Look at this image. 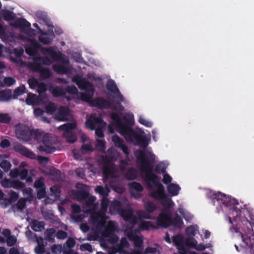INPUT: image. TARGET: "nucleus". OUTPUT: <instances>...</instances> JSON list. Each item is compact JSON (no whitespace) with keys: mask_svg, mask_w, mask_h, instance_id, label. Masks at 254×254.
Instances as JSON below:
<instances>
[{"mask_svg":"<svg viewBox=\"0 0 254 254\" xmlns=\"http://www.w3.org/2000/svg\"><path fill=\"white\" fill-rule=\"evenodd\" d=\"M212 200L213 203L216 200L220 204L230 206L229 214L235 217V221H240L242 224V230L245 233L244 235H242L243 241L249 248H254V232L253 229L254 227V216H250L251 221L245 216L240 217L242 207L241 206L240 207L237 206L239 205L238 201L235 199L229 200L225 194L221 192L214 194Z\"/></svg>","mask_w":254,"mask_h":254,"instance_id":"1","label":"nucleus"},{"mask_svg":"<svg viewBox=\"0 0 254 254\" xmlns=\"http://www.w3.org/2000/svg\"><path fill=\"white\" fill-rule=\"evenodd\" d=\"M135 157L140 164V169L144 173V180L148 183V187L152 188L151 184L157 190L150 192L149 196L156 200H160L165 198L164 187L160 182V177L152 172L155 161V155L150 151L146 150L137 151Z\"/></svg>","mask_w":254,"mask_h":254,"instance_id":"2","label":"nucleus"},{"mask_svg":"<svg viewBox=\"0 0 254 254\" xmlns=\"http://www.w3.org/2000/svg\"><path fill=\"white\" fill-rule=\"evenodd\" d=\"M31 136L38 142L42 143L37 147L40 152L51 154L56 150V147L53 146L50 133H45L41 129H37L32 130Z\"/></svg>","mask_w":254,"mask_h":254,"instance_id":"3","label":"nucleus"},{"mask_svg":"<svg viewBox=\"0 0 254 254\" xmlns=\"http://www.w3.org/2000/svg\"><path fill=\"white\" fill-rule=\"evenodd\" d=\"M133 125V122L131 121V123L128 124L125 128L120 133L123 135L127 140H128L135 145H138L141 148H144L143 150L147 151L145 148L148 145V141L147 138L141 135V134L135 131L131 127ZM137 150L134 152L135 153ZM147 151H148L147 150Z\"/></svg>","mask_w":254,"mask_h":254,"instance_id":"4","label":"nucleus"},{"mask_svg":"<svg viewBox=\"0 0 254 254\" xmlns=\"http://www.w3.org/2000/svg\"><path fill=\"white\" fill-rule=\"evenodd\" d=\"M133 125V122L131 121V123L128 124L125 128L120 133L123 135L127 140H128L135 145H138L141 148H144L143 150L147 151L145 148L148 145V141L147 138L141 135V134L135 131L131 127ZM137 150L134 152L135 153ZM147 151H148L147 150Z\"/></svg>","mask_w":254,"mask_h":254,"instance_id":"5","label":"nucleus"},{"mask_svg":"<svg viewBox=\"0 0 254 254\" xmlns=\"http://www.w3.org/2000/svg\"><path fill=\"white\" fill-rule=\"evenodd\" d=\"M72 81L76 84L79 89L85 90L84 92L81 93V99L84 101H90L95 91L93 84L79 76H74Z\"/></svg>","mask_w":254,"mask_h":254,"instance_id":"6","label":"nucleus"},{"mask_svg":"<svg viewBox=\"0 0 254 254\" xmlns=\"http://www.w3.org/2000/svg\"><path fill=\"white\" fill-rule=\"evenodd\" d=\"M102 122L103 119L101 116H97L96 114H93L89 116V118L86 120L85 125L87 128L92 130H94L97 126V128L95 130V134L98 137L102 138L104 136L103 129L101 127V124Z\"/></svg>","mask_w":254,"mask_h":254,"instance_id":"7","label":"nucleus"},{"mask_svg":"<svg viewBox=\"0 0 254 254\" xmlns=\"http://www.w3.org/2000/svg\"><path fill=\"white\" fill-rule=\"evenodd\" d=\"M14 150L16 152H19L21 154L30 159H37L41 164H46L49 161V158L47 157L42 156H37L33 151L21 144L15 146L14 147Z\"/></svg>","mask_w":254,"mask_h":254,"instance_id":"8","label":"nucleus"},{"mask_svg":"<svg viewBox=\"0 0 254 254\" xmlns=\"http://www.w3.org/2000/svg\"><path fill=\"white\" fill-rule=\"evenodd\" d=\"M107 88L109 91L115 94V96H113V98L117 100V105L120 107L122 110H123L124 107L121 105V102H123L125 99L124 96L120 92L115 81L112 80L108 81L107 83Z\"/></svg>","mask_w":254,"mask_h":254,"instance_id":"9","label":"nucleus"},{"mask_svg":"<svg viewBox=\"0 0 254 254\" xmlns=\"http://www.w3.org/2000/svg\"><path fill=\"white\" fill-rule=\"evenodd\" d=\"M32 131V130H30L27 126L20 124L16 127V135L20 140L28 141L31 139Z\"/></svg>","mask_w":254,"mask_h":254,"instance_id":"10","label":"nucleus"},{"mask_svg":"<svg viewBox=\"0 0 254 254\" xmlns=\"http://www.w3.org/2000/svg\"><path fill=\"white\" fill-rule=\"evenodd\" d=\"M33 62L29 64V68H35L37 70H39L42 65H50L53 61L47 57H41L38 56L33 58Z\"/></svg>","mask_w":254,"mask_h":254,"instance_id":"11","label":"nucleus"},{"mask_svg":"<svg viewBox=\"0 0 254 254\" xmlns=\"http://www.w3.org/2000/svg\"><path fill=\"white\" fill-rule=\"evenodd\" d=\"M41 52L44 55L49 56L53 62L62 61L63 58V54L60 51H56L55 48L53 47L42 48Z\"/></svg>","mask_w":254,"mask_h":254,"instance_id":"12","label":"nucleus"},{"mask_svg":"<svg viewBox=\"0 0 254 254\" xmlns=\"http://www.w3.org/2000/svg\"><path fill=\"white\" fill-rule=\"evenodd\" d=\"M171 220V213L169 212L168 213L164 211L161 212L159 216L157 218V226L158 227L168 228L170 226Z\"/></svg>","mask_w":254,"mask_h":254,"instance_id":"13","label":"nucleus"},{"mask_svg":"<svg viewBox=\"0 0 254 254\" xmlns=\"http://www.w3.org/2000/svg\"><path fill=\"white\" fill-rule=\"evenodd\" d=\"M111 119L115 122L116 126L118 128L119 132L121 133L126 127L131 123V120L126 118H124V122H122L119 115L116 113H112L111 115Z\"/></svg>","mask_w":254,"mask_h":254,"instance_id":"14","label":"nucleus"},{"mask_svg":"<svg viewBox=\"0 0 254 254\" xmlns=\"http://www.w3.org/2000/svg\"><path fill=\"white\" fill-rule=\"evenodd\" d=\"M120 214L124 220L132 225H135L137 222V218L131 209L122 208L120 211Z\"/></svg>","mask_w":254,"mask_h":254,"instance_id":"15","label":"nucleus"},{"mask_svg":"<svg viewBox=\"0 0 254 254\" xmlns=\"http://www.w3.org/2000/svg\"><path fill=\"white\" fill-rule=\"evenodd\" d=\"M87 102L91 103L93 106L100 109H109L112 107V104L110 102L100 97L93 99L92 97L90 101Z\"/></svg>","mask_w":254,"mask_h":254,"instance_id":"16","label":"nucleus"},{"mask_svg":"<svg viewBox=\"0 0 254 254\" xmlns=\"http://www.w3.org/2000/svg\"><path fill=\"white\" fill-rule=\"evenodd\" d=\"M42 48L37 41L33 40L31 41L30 46L26 48L25 53L29 56L34 58L38 56V52L41 51Z\"/></svg>","mask_w":254,"mask_h":254,"instance_id":"17","label":"nucleus"},{"mask_svg":"<svg viewBox=\"0 0 254 254\" xmlns=\"http://www.w3.org/2000/svg\"><path fill=\"white\" fill-rule=\"evenodd\" d=\"M127 236L128 239L134 243L135 247L138 248H142L143 241L141 237L137 236L132 231L128 232Z\"/></svg>","mask_w":254,"mask_h":254,"instance_id":"18","label":"nucleus"},{"mask_svg":"<svg viewBox=\"0 0 254 254\" xmlns=\"http://www.w3.org/2000/svg\"><path fill=\"white\" fill-rule=\"evenodd\" d=\"M69 112V110L68 107L61 106L59 109L58 113L55 115V119L61 121H66Z\"/></svg>","mask_w":254,"mask_h":254,"instance_id":"19","label":"nucleus"},{"mask_svg":"<svg viewBox=\"0 0 254 254\" xmlns=\"http://www.w3.org/2000/svg\"><path fill=\"white\" fill-rule=\"evenodd\" d=\"M12 97V92L10 89H7L0 91V102H9L11 99Z\"/></svg>","mask_w":254,"mask_h":254,"instance_id":"20","label":"nucleus"},{"mask_svg":"<svg viewBox=\"0 0 254 254\" xmlns=\"http://www.w3.org/2000/svg\"><path fill=\"white\" fill-rule=\"evenodd\" d=\"M184 222L183 219L178 214H176L173 218H172V217L171 216L170 226H173L178 228H181Z\"/></svg>","mask_w":254,"mask_h":254,"instance_id":"21","label":"nucleus"},{"mask_svg":"<svg viewBox=\"0 0 254 254\" xmlns=\"http://www.w3.org/2000/svg\"><path fill=\"white\" fill-rule=\"evenodd\" d=\"M25 102L28 105H36L39 103V99L36 94L29 93Z\"/></svg>","mask_w":254,"mask_h":254,"instance_id":"22","label":"nucleus"},{"mask_svg":"<svg viewBox=\"0 0 254 254\" xmlns=\"http://www.w3.org/2000/svg\"><path fill=\"white\" fill-rule=\"evenodd\" d=\"M31 227L34 231H40L44 229L45 223L43 221H39L36 219H34L31 222Z\"/></svg>","mask_w":254,"mask_h":254,"instance_id":"23","label":"nucleus"},{"mask_svg":"<svg viewBox=\"0 0 254 254\" xmlns=\"http://www.w3.org/2000/svg\"><path fill=\"white\" fill-rule=\"evenodd\" d=\"M29 68L34 71L39 72L41 77L44 79L49 78L51 75V73L48 68L41 67L39 70H37L35 68Z\"/></svg>","mask_w":254,"mask_h":254,"instance_id":"24","label":"nucleus"},{"mask_svg":"<svg viewBox=\"0 0 254 254\" xmlns=\"http://www.w3.org/2000/svg\"><path fill=\"white\" fill-rule=\"evenodd\" d=\"M76 127V125L75 123H69L60 126L59 128L64 131V134H70V131H72V130L74 129Z\"/></svg>","mask_w":254,"mask_h":254,"instance_id":"25","label":"nucleus"},{"mask_svg":"<svg viewBox=\"0 0 254 254\" xmlns=\"http://www.w3.org/2000/svg\"><path fill=\"white\" fill-rule=\"evenodd\" d=\"M180 190L181 188L178 185L173 183H171L167 186L168 192L172 196L177 195Z\"/></svg>","mask_w":254,"mask_h":254,"instance_id":"26","label":"nucleus"},{"mask_svg":"<svg viewBox=\"0 0 254 254\" xmlns=\"http://www.w3.org/2000/svg\"><path fill=\"white\" fill-rule=\"evenodd\" d=\"M95 190L96 193H99L102 196V198L107 197L109 195V193L110 191L108 187H103L101 186H97Z\"/></svg>","mask_w":254,"mask_h":254,"instance_id":"27","label":"nucleus"},{"mask_svg":"<svg viewBox=\"0 0 254 254\" xmlns=\"http://www.w3.org/2000/svg\"><path fill=\"white\" fill-rule=\"evenodd\" d=\"M26 199L24 198H20L16 204L12 206V208L14 211H22L26 206Z\"/></svg>","mask_w":254,"mask_h":254,"instance_id":"28","label":"nucleus"},{"mask_svg":"<svg viewBox=\"0 0 254 254\" xmlns=\"http://www.w3.org/2000/svg\"><path fill=\"white\" fill-rule=\"evenodd\" d=\"M102 161L104 165H113V162L115 160V156L113 154H107L102 156Z\"/></svg>","mask_w":254,"mask_h":254,"instance_id":"29","label":"nucleus"},{"mask_svg":"<svg viewBox=\"0 0 254 254\" xmlns=\"http://www.w3.org/2000/svg\"><path fill=\"white\" fill-rule=\"evenodd\" d=\"M144 208L148 213H152L157 209V205L153 202L147 201L144 204Z\"/></svg>","mask_w":254,"mask_h":254,"instance_id":"30","label":"nucleus"},{"mask_svg":"<svg viewBox=\"0 0 254 254\" xmlns=\"http://www.w3.org/2000/svg\"><path fill=\"white\" fill-rule=\"evenodd\" d=\"M125 177L127 180H133L137 177V172L133 168H131L127 170L125 174Z\"/></svg>","mask_w":254,"mask_h":254,"instance_id":"31","label":"nucleus"},{"mask_svg":"<svg viewBox=\"0 0 254 254\" xmlns=\"http://www.w3.org/2000/svg\"><path fill=\"white\" fill-rule=\"evenodd\" d=\"M2 15L4 19L6 21L13 20L15 18V14L13 12L8 10L3 11Z\"/></svg>","mask_w":254,"mask_h":254,"instance_id":"32","label":"nucleus"},{"mask_svg":"<svg viewBox=\"0 0 254 254\" xmlns=\"http://www.w3.org/2000/svg\"><path fill=\"white\" fill-rule=\"evenodd\" d=\"M41 35L39 37V40L40 42L45 44H48L51 43L53 39L48 36L46 32L40 33Z\"/></svg>","mask_w":254,"mask_h":254,"instance_id":"33","label":"nucleus"},{"mask_svg":"<svg viewBox=\"0 0 254 254\" xmlns=\"http://www.w3.org/2000/svg\"><path fill=\"white\" fill-rule=\"evenodd\" d=\"M16 26L20 28L30 27V23L24 18H20L17 19L15 22Z\"/></svg>","mask_w":254,"mask_h":254,"instance_id":"34","label":"nucleus"},{"mask_svg":"<svg viewBox=\"0 0 254 254\" xmlns=\"http://www.w3.org/2000/svg\"><path fill=\"white\" fill-rule=\"evenodd\" d=\"M52 94L55 97H64L65 92L64 88L57 87L52 90Z\"/></svg>","mask_w":254,"mask_h":254,"instance_id":"35","label":"nucleus"},{"mask_svg":"<svg viewBox=\"0 0 254 254\" xmlns=\"http://www.w3.org/2000/svg\"><path fill=\"white\" fill-rule=\"evenodd\" d=\"M12 118L9 114L0 113V123L9 124Z\"/></svg>","mask_w":254,"mask_h":254,"instance_id":"36","label":"nucleus"},{"mask_svg":"<svg viewBox=\"0 0 254 254\" xmlns=\"http://www.w3.org/2000/svg\"><path fill=\"white\" fill-rule=\"evenodd\" d=\"M10 183L11 184L10 188L18 190L23 189L25 186L24 183L18 180L11 181Z\"/></svg>","mask_w":254,"mask_h":254,"instance_id":"37","label":"nucleus"},{"mask_svg":"<svg viewBox=\"0 0 254 254\" xmlns=\"http://www.w3.org/2000/svg\"><path fill=\"white\" fill-rule=\"evenodd\" d=\"M53 69L57 72L59 73H65L67 72V67L62 64H55L53 66Z\"/></svg>","mask_w":254,"mask_h":254,"instance_id":"38","label":"nucleus"},{"mask_svg":"<svg viewBox=\"0 0 254 254\" xmlns=\"http://www.w3.org/2000/svg\"><path fill=\"white\" fill-rule=\"evenodd\" d=\"M26 88L24 85L20 86L19 87L16 88L13 91V94L12 96L13 99H16L17 98V97L22 95L25 92V90Z\"/></svg>","mask_w":254,"mask_h":254,"instance_id":"39","label":"nucleus"},{"mask_svg":"<svg viewBox=\"0 0 254 254\" xmlns=\"http://www.w3.org/2000/svg\"><path fill=\"white\" fill-rule=\"evenodd\" d=\"M185 244L186 246L194 249L197 242L193 237H190L186 239Z\"/></svg>","mask_w":254,"mask_h":254,"instance_id":"40","label":"nucleus"},{"mask_svg":"<svg viewBox=\"0 0 254 254\" xmlns=\"http://www.w3.org/2000/svg\"><path fill=\"white\" fill-rule=\"evenodd\" d=\"M166 168L167 166L166 164L164 162H161L156 165L155 171L159 174H164L166 172Z\"/></svg>","mask_w":254,"mask_h":254,"instance_id":"41","label":"nucleus"},{"mask_svg":"<svg viewBox=\"0 0 254 254\" xmlns=\"http://www.w3.org/2000/svg\"><path fill=\"white\" fill-rule=\"evenodd\" d=\"M140 228L142 230H148L149 228H157L151 221H144L141 223Z\"/></svg>","mask_w":254,"mask_h":254,"instance_id":"42","label":"nucleus"},{"mask_svg":"<svg viewBox=\"0 0 254 254\" xmlns=\"http://www.w3.org/2000/svg\"><path fill=\"white\" fill-rule=\"evenodd\" d=\"M45 109L47 114L52 115L56 111L57 107L54 103L50 102L45 106Z\"/></svg>","mask_w":254,"mask_h":254,"instance_id":"43","label":"nucleus"},{"mask_svg":"<svg viewBox=\"0 0 254 254\" xmlns=\"http://www.w3.org/2000/svg\"><path fill=\"white\" fill-rule=\"evenodd\" d=\"M89 195V193L85 190H78L76 192L77 198L82 200H85Z\"/></svg>","mask_w":254,"mask_h":254,"instance_id":"44","label":"nucleus"},{"mask_svg":"<svg viewBox=\"0 0 254 254\" xmlns=\"http://www.w3.org/2000/svg\"><path fill=\"white\" fill-rule=\"evenodd\" d=\"M129 188L133 189L137 192H141L143 190V188L141 185L137 182H133L129 184Z\"/></svg>","mask_w":254,"mask_h":254,"instance_id":"45","label":"nucleus"},{"mask_svg":"<svg viewBox=\"0 0 254 254\" xmlns=\"http://www.w3.org/2000/svg\"><path fill=\"white\" fill-rule=\"evenodd\" d=\"M184 237L182 235L178 234L173 237V242L177 246H180L183 245Z\"/></svg>","mask_w":254,"mask_h":254,"instance_id":"46","label":"nucleus"},{"mask_svg":"<svg viewBox=\"0 0 254 254\" xmlns=\"http://www.w3.org/2000/svg\"><path fill=\"white\" fill-rule=\"evenodd\" d=\"M112 141L114 143L115 146L117 148H119L124 143V141L118 135L113 136Z\"/></svg>","mask_w":254,"mask_h":254,"instance_id":"47","label":"nucleus"},{"mask_svg":"<svg viewBox=\"0 0 254 254\" xmlns=\"http://www.w3.org/2000/svg\"><path fill=\"white\" fill-rule=\"evenodd\" d=\"M0 167L4 172H7L10 170L11 165L8 161L3 160L0 163Z\"/></svg>","mask_w":254,"mask_h":254,"instance_id":"48","label":"nucleus"},{"mask_svg":"<svg viewBox=\"0 0 254 254\" xmlns=\"http://www.w3.org/2000/svg\"><path fill=\"white\" fill-rule=\"evenodd\" d=\"M34 186L37 190L45 188L44 178L40 177L39 179L36 180L34 183Z\"/></svg>","mask_w":254,"mask_h":254,"instance_id":"49","label":"nucleus"},{"mask_svg":"<svg viewBox=\"0 0 254 254\" xmlns=\"http://www.w3.org/2000/svg\"><path fill=\"white\" fill-rule=\"evenodd\" d=\"M112 166L110 165H103V174L105 178L108 177L112 173Z\"/></svg>","mask_w":254,"mask_h":254,"instance_id":"50","label":"nucleus"},{"mask_svg":"<svg viewBox=\"0 0 254 254\" xmlns=\"http://www.w3.org/2000/svg\"><path fill=\"white\" fill-rule=\"evenodd\" d=\"M65 89V94L68 93L70 94L76 95L78 93V89L75 86H67Z\"/></svg>","mask_w":254,"mask_h":254,"instance_id":"51","label":"nucleus"},{"mask_svg":"<svg viewBox=\"0 0 254 254\" xmlns=\"http://www.w3.org/2000/svg\"><path fill=\"white\" fill-rule=\"evenodd\" d=\"M67 141L69 143H74L76 140V137L72 131H70V134H64Z\"/></svg>","mask_w":254,"mask_h":254,"instance_id":"52","label":"nucleus"},{"mask_svg":"<svg viewBox=\"0 0 254 254\" xmlns=\"http://www.w3.org/2000/svg\"><path fill=\"white\" fill-rule=\"evenodd\" d=\"M138 122L146 127H150L152 126L151 122L146 120L143 116H141L139 117Z\"/></svg>","mask_w":254,"mask_h":254,"instance_id":"53","label":"nucleus"},{"mask_svg":"<svg viewBox=\"0 0 254 254\" xmlns=\"http://www.w3.org/2000/svg\"><path fill=\"white\" fill-rule=\"evenodd\" d=\"M114 229V225L113 224V222L110 221L108 223V226L107 228L105 229V231L104 232V234L105 236H109L113 231Z\"/></svg>","mask_w":254,"mask_h":254,"instance_id":"54","label":"nucleus"},{"mask_svg":"<svg viewBox=\"0 0 254 254\" xmlns=\"http://www.w3.org/2000/svg\"><path fill=\"white\" fill-rule=\"evenodd\" d=\"M92 151V147L89 144H83L80 148V151L82 154H85L87 152Z\"/></svg>","mask_w":254,"mask_h":254,"instance_id":"55","label":"nucleus"},{"mask_svg":"<svg viewBox=\"0 0 254 254\" xmlns=\"http://www.w3.org/2000/svg\"><path fill=\"white\" fill-rule=\"evenodd\" d=\"M196 227L197 226L194 225L187 227L186 229L187 233L188 235H190L192 236H195L196 234V231H197Z\"/></svg>","mask_w":254,"mask_h":254,"instance_id":"56","label":"nucleus"},{"mask_svg":"<svg viewBox=\"0 0 254 254\" xmlns=\"http://www.w3.org/2000/svg\"><path fill=\"white\" fill-rule=\"evenodd\" d=\"M109 201L107 197L102 198L101 200V207L102 210L106 211L108 209Z\"/></svg>","mask_w":254,"mask_h":254,"instance_id":"57","label":"nucleus"},{"mask_svg":"<svg viewBox=\"0 0 254 254\" xmlns=\"http://www.w3.org/2000/svg\"><path fill=\"white\" fill-rule=\"evenodd\" d=\"M150 214L151 213H148L146 211V212L144 211H140L138 213V215L140 219H151L152 217Z\"/></svg>","mask_w":254,"mask_h":254,"instance_id":"58","label":"nucleus"},{"mask_svg":"<svg viewBox=\"0 0 254 254\" xmlns=\"http://www.w3.org/2000/svg\"><path fill=\"white\" fill-rule=\"evenodd\" d=\"M38 81L35 78H30L28 80V83L31 89H35L39 84Z\"/></svg>","mask_w":254,"mask_h":254,"instance_id":"59","label":"nucleus"},{"mask_svg":"<svg viewBox=\"0 0 254 254\" xmlns=\"http://www.w3.org/2000/svg\"><path fill=\"white\" fill-rule=\"evenodd\" d=\"M8 194H9V198L11 201L12 203L18 200L19 198V195L18 193L13 190H10Z\"/></svg>","mask_w":254,"mask_h":254,"instance_id":"60","label":"nucleus"},{"mask_svg":"<svg viewBox=\"0 0 254 254\" xmlns=\"http://www.w3.org/2000/svg\"><path fill=\"white\" fill-rule=\"evenodd\" d=\"M37 16L40 19L45 22L49 27L50 26V24H48L49 19L44 13L42 12H37Z\"/></svg>","mask_w":254,"mask_h":254,"instance_id":"61","label":"nucleus"},{"mask_svg":"<svg viewBox=\"0 0 254 254\" xmlns=\"http://www.w3.org/2000/svg\"><path fill=\"white\" fill-rule=\"evenodd\" d=\"M47 90V87L45 83L43 82L39 83L37 86V92L39 94H42Z\"/></svg>","mask_w":254,"mask_h":254,"instance_id":"62","label":"nucleus"},{"mask_svg":"<svg viewBox=\"0 0 254 254\" xmlns=\"http://www.w3.org/2000/svg\"><path fill=\"white\" fill-rule=\"evenodd\" d=\"M67 237V233L63 230H59L56 234V237L60 240H64Z\"/></svg>","mask_w":254,"mask_h":254,"instance_id":"63","label":"nucleus"},{"mask_svg":"<svg viewBox=\"0 0 254 254\" xmlns=\"http://www.w3.org/2000/svg\"><path fill=\"white\" fill-rule=\"evenodd\" d=\"M80 250L82 251H88L92 252L93 251L92 246L89 243L83 244L80 246Z\"/></svg>","mask_w":254,"mask_h":254,"instance_id":"64","label":"nucleus"}]
</instances>
